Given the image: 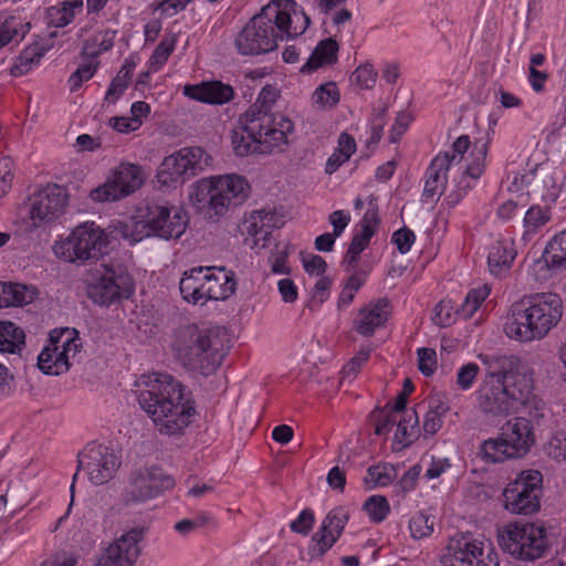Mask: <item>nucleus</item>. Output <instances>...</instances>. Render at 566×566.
<instances>
[{
    "label": "nucleus",
    "mask_w": 566,
    "mask_h": 566,
    "mask_svg": "<svg viewBox=\"0 0 566 566\" xmlns=\"http://www.w3.org/2000/svg\"><path fill=\"white\" fill-rule=\"evenodd\" d=\"M29 217L34 228L57 219L66 206L67 195L59 185H48L30 198Z\"/></svg>",
    "instance_id": "6ab92c4d"
},
{
    "label": "nucleus",
    "mask_w": 566,
    "mask_h": 566,
    "mask_svg": "<svg viewBox=\"0 0 566 566\" xmlns=\"http://www.w3.org/2000/svg\"><path fill=\"white\" fill-rule=\"evenodd\" d=\"M175 485L172 476L158 467L145 468L133 473L122 494L125 505L140 504L159 496Z\"/></svg>",
    "instance_id": "dca6fc26"
},
{
    "label": "nucleus",
    "mask_w": 566,
    "mask_h": 566,
    "mask_svg": "<svg viewBox=\"0 0 566 566\" xmlns=\"http://www.w3.org/2000/svg\"><path fill=\"white\" fill-rule=\"evenodd\" d=\"M203 266L193 268L189 272H185L180 280L179 289L187 302L197 304L203 301Z\"/></svg>",
    "instance_id": "7c9ffc66"
},
{
    "label": "nucleus",
    "mask_w": 566,
    "mask_h": 566,
    "mask_svg": "<svg viewBox=\"0 0 566 566\" xmlns=\"http://www.w3.org/2000/svg\"><path fill=\"white\" fill-rule=\"evenodd\" d=\"M473 181L470 177L461 172L460 179L457 181L455 190L447 195V202L450 206H455L459 201L472 189Z\"/></svg>",
    "instance_id": "680f3d73"
},
{
    "label": "nucleus",
    "mask_w": 566,
    "mask_h": 566,
    "mask_svg": "<svg viewBox=\"0 0 566 566\" xmlns=\"http://www.w3.org/2000/svg\"><path fill=\"white\" fill-rule=\"evenodd\" d=\"M480 374V367L475 363H467L461 365L455 374V385L462 391L470 390Z\"/></svg>",
    "instance_id": "de8ad7c7"
},
{
    "label": "nucleus",
    "mask_w": 566,
    "mask_h": 566,
    "mask_svg": "<svg viewBox=\"0 0 566 566\" xmlns=\"http://www.w3.org/2000/svg\"><path fill=\"white\" fill-rule=\"evenodd\" d=\"M31 30V23L20 17L0 12V50L10 43H20Z\"/></svg>",
    "instance_id": "c85d7f7f"
},
{
    "label": "nucleus",
    "mask_w": 566,
    "mask_h": 566,
    "mask_svg": "<svg viewBox=\"0 0 566 566\" xmlns=\"http://www.w3.org/2000/svg\"><path fill=\"white\" fill-rule=\"evenodd\" d=\"M538 172V179L536 181V186L542 184L545 188V191L541 193L543 200L545 202H554L558 197V188L556 185V180L553 175L546 169H535Z\"/></svg>",
    "instance_id": "6e6d98bb"
},
{
    "label": "nucleus",
    "mask_w": 566,
    "mask_h": 566,
    "mask_svg": "<svg viewBox=\"0 0 566 566\" xmlns=\"http://www.w3.org/2000/svg\"><path fill=\"white\" fill-rule=\"evenodd\" d=\"M250 185L238 175L217 176L196 182L190 193V201L206 217L217 222L228 212L241 205L249 196Z\"/></svg>",
    "instance_id": "0eeeda50"
},
{
    "label": "nucleus",
    "mask_w": 566,
    "mask_h": 566,
    "mask_svg": "<svg viewBox=\"0 0 566 566\" xmlns=\"http://www.w3.org/2000/svg\"><path fill=\"white\" fill-rule=\"evenodd\" d=\"M535 443L533 422L528 418L516 416L503 424L499 436L489 438L480 444L479 455L486 463H503L524 458Z\"/></svg>",
    "instance_id": "6e6552de"
},
{
    "label": "nucleus",
    "mask_w": 566,
    "mask_h": 566,
    "mask_svg": "<svg viewBox=\"0 0 566 566\" xmlns=\"http://www.w3.org/2000/svg\"><path fill=\"white\" fill-rule=\"evenodd\" d=\"M542 496V473L526 469L506 482L501 493V503L503 510L512 515L530 516L539 512Z\"/></svg>",
    "instance_id": "9d476101"
},
{
    "label": "nucleus",
    "mask_w": 566,
    "mask_h": 566,
    "mask_svg": "<svg viewBox=\"0 0 566 566\" xmlns=\"http://www.w3.org/2000/svg\"><path fill=\"white\" fill-rule=\"evenodd\" d=\"M25 344L24 331L12 321H0V353H19Z\"/></svg>",
    "instance_id": "2f4dec72"
},
{
    "label": "nucleus",
    "mask_w": 566,
    "mask_h": 566,
    "mask_svg": "<svg viewBox=\"0 0 566 566\" xmlns=\"http://www.w3.org/2000/svg\"><path fill=\"white\" fill-rule=\"evenodd\" d=\"M142 528H132L104 547L96 556L94 566H135L140 554Z\"/></svg>",
    "instance_id": "aec40b11"
},
{
    "label": "nucleus",
    "mask_w": 566,
    "mask_h": 566,
    "mask_svg": "<svg viewBox=\"0 0 566 566\" xmlns=\"http://www.w3.org/2000/svg\"><path fill=\"white\" fill-rule=\"evenodd\" d=\"M240 124L232 132V147L238 156L281 151L287 144V135L294 132V124L289 117L266 114L256 107H250L240 117Z\"/></svg>",
    "instance_id": "39448f33"
},
{
    "label": "nucleus",
    "mask_w": 566,
    "mask_h": 566,
    "mask_svg": "<svg viewBox=\"0 0 566 566\" xmlns=\"http://www.w3.org/2000/svg\"><path fill=\"white\" fill-rule=\"evenodd\" d=\"M369 350H359L343 368V378L352 380L356 377L360 368L367 363Z\"/></svg>",
    "instance_id": "052dcab7"
},
{
    "label": "nucleus",
    "mask_w": 566,
    "mask_h": 566,
    "mask_svg": "<svg viewBox=\"0 0 566 566\" xmlns=\"http://www.w3.org/2000/svg\"><path fill=\"white\" fill-rule=\"evenodd\" d=\"M398 420L395 431V442L405 448L409 446L417 436L418 415L413 409L406 410Z\"/></svg>",
    "instance_id": "72a5a7b5"
},
{
    "label": "nucleus",
    "mask_w": 566,
    "mask_h": 566,
    "mask_svg": "<svg viewBox=\"0 0 566 566\" xmlns=\"http://www.w3.org/2000/svg\"><path fill=\"white\" fill-rule=\"evenodd\" d=\"M452 468V461L447 457L431 455L423 473L426 481L438 480Z\"/></svg>",
    "instance_id": "603ef678"
},
{
    "label": "nucleus",
    "mask_w": 566,
    "mask_h": 566,
    "mask_svg": "<svg viewBox=\"0 0 566 566\" xmlns=\"http://www.w3.org/2000/svg\"><path fill=\"white\" fill-rule=\"evenodd\" d=\"M134 292V282L120 264H106L97 270L95 281L88 286L90 298L102 306H109L128 298Z\"/></svg>",
    "instance_id": "4468645a"
},
{
    "label": "nucleus",
    "mask_w": 566,
    "mask_h": 566,
    "mask_svg": "<svg viewBox=\"0 0 566 566\" xmlns=\"http://www.w3.org/2000/svg\"><path fill=\"white\" fill-rule=\"evenodd\" d=\"M490 287L483 285L470 291L460 307L454 310V314L463 318H469L475 314L481 303L489 296Z\"/></svg>",
    "instance_id": "79ce46f5"
},
{
    "label": "nucleus",
    "mask_w": 566,
    "mask_h": 566,
    "mask_svg": "<svg viewBox=\"0 0 566 566\" xmlns=\"http://www.w3.org/2000/svg\"><path fill=\"white\" fill-rule=\"evenodd\" d=\"M139 387V406L160 434L182 436L196 421L197 409L193 399L170 375H143Z\"/></svg>",
    "instance_id": "f03ea898"
},
{
    "label": "nucleus",
    "mask_w": 566,
    "mask_h": 566,
    "mask_svg": "<svg viewBox=\"0 0 566 566\" xmlns=\"http://www.w3.org/2000/svg\"><path fill=\"white\" fill-rule=\"evenodd\" d=\"M107 235L94 222L78 224L66 239L53 247L55 255L66 262L84 264L97 260L106 249Z\"/></svg>",
    "instance_id": "ddd939ff"
},
{
    "label": "nucleus",
    "mask_w": 566,
    "mask_h": 566,
    "mask_svg": "<svg viewBox=\"0 0 566 566\" xmlns=\"http://www.w3.org/2000/svg\"><path fill=\"white\" fill-rule=\"evenodd\" d=\"M553 327V321H506L503 331L509 338L527 343L544 338Z\"/></svg>",
    "instance_id": "bb28decb"
},
{
    "label": "nucleus",
    "mask_w": 566,
    "mask_h": 566,
    "mask_svg": "<svg viewBox=\"0 0 566 566\" xmlns=\"http://www.w3.org/2000/svg\"><path fill=\"white\" fill-rule=\"evenodd\" d=\"M363 318H387L394 314L392 305L386 297L373 300L359 312Z\"/></svg>",
    "instance_id": "3c124183"
},
{
    "label": "nucleus",
    "mask_w": 566,
    "mask_h": 566,
    "mask_svg": "<svg viewBox=\"0 0 566 566\" xmlns=\"http://www.w3.org/2000/svg\"><path fill=\"white\" fill-rule=\"evenodd\" d=\"M145 177L140 166L122 163L115 167L107 180L91 191L94 201H117L137 191Z\"/></svg>",
    "instance_id": "f3484780"
},
{
    "label": "nucleus",
    "mask_w": 566,
    "mask_h": 566,
    "mask_svg": "<svg viewBox=\"0 0 566 566\" xmlns=\"http://www.w3.org/2000/svg\"><path fill=\"white\" fill-rule=\"evenodd\" d=\"M486 151V144H482L480 147L475 145V149L472 153L473 159L471 164H469L462 171V174L470 177L472 180H478L484 171Z\"/></svg>",
    "instance_id": "5fc2aeb1"
},
{
    "label": "nucleus",
    "mask_w": 566,
    "mask_h": 566,
    "mask_svg": "<svg viewBox=\"0 0 566 566\" xmlns=\"http://www.w3.org/2000/svg\"><path fill=\"white\" fill-rule=\"evenodd\" d=\"M549 210L539 206H532L525 213L524 227L527 232H534L549 220Z\"/></svg>",
    "instance_id": "864d4df0"
},
{
    "label": "nucleus",
    "mask_w": 566,
    "mask_h": 566,
    "mask_svg": "<svg viewBox=\"0 0 566 566\" xmlns=\"http://www.w3.org/2000/svg\"><path fill=\"white\" fill-rule=\"evenodd\" d=\"M349 515L344 507L331 510L312 536L310 553L313 557L326 554L342 536Z\"/></svg>",
    "instance_id": "4be33fe9"
},
{
    "label": "nucleus",
    "mask_w": 566,
    "mask_h": 566,
    "mask_svg": "<svg viewBox=\"0 0 566 566\" xmlns=\"http://www.w3.org/2000/svg\"><path fill=\"white\" fill-rule=\"evenodd\" d=\"M314 523V512L310 509H305L291 522L290 527L294 533L307 535L312 531Z\"/></svg>",
    "instance_id": "bf43d9fd"
},
{
    "label": "nucleus",
    "mask_w": 566,
    "mask_h": 566,
    "mask_svg": "<svg viewBox=\"0 0 566 566\" xmlns=\"http://www.w3.org/2000/svg\"><path fill=\"white\" fill-rule=\"evenodd\" d=\"M233 339L234 334L227 327L199 328L189 324L177 332L171 348L182 366L207 376L221 366Z\"/></svg>",
    "instance_id": "20e7f679"
},
{
    "label": "nucleus",
    "mask_w": 566,
    "mask_h": 566,
    "mask_svg": "<svg viewBox=\"0 0 566 566\" xmlns=\"http://www.w3.org/2000/svg\"><path fill=\"white\" fill-rule=\"evenodd\" d=\"M544 255L551 266L566 269V229L549 241Z\"/></svg>",
    "instance_id": "c9c22d12"
},
{
    "label": "nucleus",
    "mask_w": 566,
    "mask_h": 566,
    "mask_svg": "<svg viewBox=\"0 0 566 566\" xmlns=\"http://www.w3.org/2000/svg\"><path fill=\"white\" fill-rule=\"evenodd\" d=\"M396 476L395 468L391 464L382 463L370 467L364 478L367 489L384 488L389 485Z\"/></svg>",
    "instance_id": "e433bc0d"
},
{
    "label": "nucleus",
    "mask_w": 566,
    "mask_h": 566,
    "mask_svg": "<svg viewBox=\"0 0 566 566\" xmlns=\"http://www.w3.org/2000/svg\"><path fill=\"white\" fill-rule=\"evenodd\" d=\"M314 105L321 108H332L339 101V92L335 83H326L318 86L312 95Z\"/></svg>",
    "instance_id": "49530a36"
},
{
    "label": "nucleus",
    "mask_w": 566,
    "mask_h": 566,
    "mask_svg": "<svg viewBox=\"0 0 566 566\" xmlns=\"http://www.w3.org/2000/svg\"><path fill=\"white\" fill-rule=\"evenodd\" d=\"M175 36H165L155 49L149 60V67L158 71L168 60L175 49Z\"/></svg>",
    "instance_id": "09e8293b"
},
{
    "label": "nucleus",
    "mask_w": 566,
    "mask_h": 566,
    "mask_svg": "<svg viewBox=\"0 0 566 566\" xmlns=\"http://www.w3.org/2000/svg\"><path fill=\"white\" fill-rule=\"evenodd\" d=\"M184 94L192 99L208 104H224L234 96L231 85L220 81L202 82L197 85H186Z\"/></svg>",
    "instance_id": "393cba45"
},
{
    "label": "nucleus",
    "mask_w": 566,
    "mask_h": 566,
    "mask_svg": "<svg viewBox=\"0 0 566 566\" xmlns=\"http://www.w3.org/2000/svg\"><path fill=\"white\" fill-rule=\"evenodd\" d=\"M455 156L449 151L437 155L427 169V179L422 196L433 199L442 193L447 185V172L454 166Z\"/></svg>",
    "instance_id": "5701e85b"
},
{
    "label": "nucleus",
    "mask_w": 566,
    "mask_h": 566,
    "mask_svg": "<svg viewBox=\"0 0 566 566\" xmlns=\"http://www.w3.org/2000/svg\"><path fill=\"white\" fill-rule=\"evenodd\" d=\"M38 295L39 290L34 285L0 281V308L25 306Z\"/></svg>",
    "instance_id": "cd10ccee"
},
{
    "label": "nucleus",
    "mask_w": 566,
    "mask_h": 566,
    "mask_svg": "<svg viewBox=\"0 0 566 566\" xmlns=\"http://www.w3.org/2000/svg\"><path fill=\"white\" fill-rule=\"evenodd\" d=\"M564 306L556 293H534L514 302L509 311L513 318H562Z\"/></svg>",
    "instance_id": "412c9836"
},
{
    "label": "nucleus",
    "mask_w": 566,
    "mask_h": 566,
    "mask_svg": "<svg viewBox=\"0 0 566 566\" xmlns=\"http://www.w3.org/2000/svg\"><path fill=\"white\" fill-rule=\"evenodd\" d=\"M136 64L132 59H126L122 69L119 70L118 74L115 78H113L107 92L105 98L109 102H115L119 98V96L123 94V92L127 88L129 81H130V74L133 73Z\"/></svg>",
    "instance_id": "4c0bfd02"
},
{
    "label": "nucleus",
    "mask_w": 566,
    "mask_h": 566,
    "mask_svg": "<svg viewBox=\"0 0 566 566\" xmlns=\"http://www.w3.org/2000/svg\"><path fill=\"white\" fill-rule=\"evenodd\" d=\"M49 15L52 24L62 28L73 21L75 13L67 10V7L62 3V8H51Z\"/></svg>",
    "instance_id": "338daca9"
},
{
    "label": "nucleus",
    "mask_w": 566,
    "mask_h": 566,
    "mask_svg": "<svg viewBox=\"0 0 566 566\" xmlns=\"http://www.w3.org/2000/svg\"><path fill=\"white\" fill-rule=\"evenodd\" d=\"M376 78L377 72L369 63L358 66L350 76L354 84L365 90L371 88L376 83Z\"/></svg>",
    "instance_id": "4d7b16f0"
},
{
    "label": "nucleus",
    "mask_w": 566,
    "mask_h": 566,
    "mask_svg": "<svg viewBox=\"0 0 566 566\" xmlns=\"http://www.w3.org/2000/svg\"><path fill=\"white\" fill-rule=\"evenodd\" d=\"M485 373L474 391L479 411L502 419L521 411L538 410L542 403L535 387V370L515 355L479 354Z\"/></svg>",
    "instance_id": "f257e3e1"
},
{
    "label": "nucleus",
    "mask_w": 566,
    "mask_h": 566,
    "mask_svg": "<svg viewBox=\"0 0 566 566\" xmlns=\"http://www.w3.org/2000/svg\"><path fill=\"white\" fill-rule=\"evenodd\" d=\"M407 405V398L403 394H400L392 405H388V411L385 413V420L379 421L376 424V433L381 436L386 434L394 422L397 421L399 413L402 411L405 413Z\"/></svg>",
    "instance_id": "a18cd8bd"
},
{
    "label": "nucleus",
    "mask_w": 566,
    "mask_h": 566,
    "mask_svg": "<svg viewBox=\"0 0 566 566\" xmlns=\"http://www.w3.org/2000/svg\"><path fill=\"white\" fill-rule=\"evenodd\" d=\"M338 50V43L333 38L319 41L301 71L303 73H311L323 65L336 63Z\"/></svg>",
    "instance_id": "c756f323"
},
{
    "label": "nucleus",
    "mask_w": 566,
    "mask_h": 566,
    "mask_svg": "<svg viewBox=\"0 0 566 566\" xmlns=\"http://www.w3.org/2000/svg\"><path fill=\"white\" fill-rule=\"evenodd\" d=\"M82 348L77 329L71 327L54 328L38 355L39 369L50 376H60L69 371L72 360Z\"/></svg>",
    "instance_id": "f8f14e48"
},
{
    "label": "nucleus",
    "mask_w": 566,
    "mask_h": 566,
    "mask_svg": "<svg viewBox=\"0 0 566 566\" xmlns=\"http://www.w3.org/2000/svg\"><path fill=\"white\" fill-rule=\"evenodd\" d=\"M447 411L448 407L442 402L430 405L423 418L422 428L426 434L433 436L441 429Z\"/></svg>",
    "instance_id": "c03bdc74"
},
{
    "label": "nucleus",
    "mask_w": 566,
    "mask_h": 566,
    "mask_svg": "<svg viewBox=\"0 0 566 566\" xmlns=\"http://www.w3.org/2000/svg\"><path fill=\"white\" fill-rule=\"evenodd\" d=\"M117 31L105 29L97 32L91 40H87L83 46L86 54L97 56L103 52L111 50L114 45V39Z\"/></svg>",
    "instance_id": "a19ab883"
},
{
    "label": "nucleus",
    "mask_w": 566,
    "mask_h": 566,
    "mask_svg": "<svg viewBox=\"0 0 566 566\" xmlns=\"http://www.w3.org/2000/svg\"><path fill=\"white\" fill-rule=\"evenodd\" d=\"M417 356L418 368L421 374L427 377L432 376L436 373L438 366L436 350L427 347L418 348Z\"/></svg>",
    "instance_id": "13d9d810"
},
{
    "label": "nucleus",
    "mask_w": 566,
    "mask_h": 566,
    "mask_svg": "<svg viewBox=\"0 0 566 566\" xmlns=\"http://www.w3.org/2000/svg\"><path fill=\"white\" fill-rule=\"evenodd\" d=\"M279 218L272 210H254L242 222L241 231L254 239V245L266 241L274 228H279Z\"/></svg>",
    "instance_id": "a878e982"
},
{
    "label": "nucleus",
    "mask_w": 566,
    "mask_h": 566,
    "mask_svg": "<svg viewBox=\"0 0 566 566\" xmlns=\"http://www.w3.org/2000/svg\"><path fill=\"white\" fill-rule=\"evenodd\" d=\"M500 548L514 559L534 562L541 558L546 548V531L528 521L513 520L496 530Z\"/></svg>",
    "instance_id": "1a4fd4ad"
},
{
    "label": "nucleus",
    "mask_w": 566,
    "mask_h": 566,
    "mask_svg": "<svg viewBox=\"0 0 566 566\" xmlns=\"http://www.w3.org/2000/svg\"><path fill=\"white\" fill-rule=\"evenodd\" d=\"M515 251L503 242H496L490 249L488 255V264L490 271L494 275H501L511 268L515 259Z\"/></svg>",
    "instance_id": "473e14b6"
},
{
    "label": "nucleus",
    "mask_w": 566,
    "mask_h": 566,
    "mask_svg": "<svg viewBox=\"0 0 566 566\" xmlns=\"http://www.w3.org/2000/svg\"><path fill=\"white\" fill-rule=\"evenodd\" d=\"M422 475V468L420 464H415L409 468L403 475L400 478V486L405 492L412 491L420 476Z\"/></svg>",
    "instance_id": "69168bd1"
},
{
    "label": "nucleus",
    "mask_w": 566,
    "mask_h": 566,
    "mask_svg": "<svg viewBox=\"0 0 566 566\" xmlns=\"http://www.w3.org/2000/svg\"><path fill=\"white\" fill-rule=\"evenodd\" d=\"M119 459L111 448L90 443L78 455V468L94 485L107 483L119 468Z\"/></svg>",
    "instance_id": "a211bd4d"
},
{
    "label": "nucleus",
    "mask_w": 566,
    "mask_h": 566,
    "mask_svg": "<svg viewBox=\"0 0 566 566\" xmlns=\"http://www.w3.org/2000/svg\"><path fill=\"white\" fill-rule=\"evenodd\" d=\"M203 301L226 300L234 293L235 282L224 268H203Z\"/></svg>",
    "instance_id": "b1692460"
},
{
    "label": "nucleus",
    "mask_w": 566,
    "mask_h": 566,
    "mask_svg": "<svg viewBox=\"0 0 566 566\" xmlns=\"http://www.w3.org/2000/svg\"><path fill=\"white\" fill-rule=\"evenodd\" d=\"M303 268L310 275H323L326 272L327 264L325 260L317 254H311L308 258H303Z\"/></svg>",
    "instance_id": "774afa93"
},
{
    "label": "nucleus",
    "mask_w": 566,
    "mask_h": 566,
    "mask_svg": "<svg viewBox=\"0 0 566 566\" xmlns=\"http://www.w3.org/2000/svg\"><path fill=\"white\" fill-rule=\"evenodd\" d=\"M412 117L409 113L400 112L398 113L395 124L392 125L390 129L389 139L391 143H397L400 137L406 132L407 127L409 126Z\"/></svg>",
    "instance_id": "0e129e2a"
},
{
    "label": "nucleus",
    "mask_w": 566,
    "mask_h": 566,
    "mask_svg": "<svg viewBox=\"0 0 566 566\" xmlns=\"http://www.w3.org/2000/svg\"><path fill=\"white\" fill-rule=\"evenodd\" d=\"M310 23V17L294 0H273L245 24L235 45L242 55L268 53L277 48L279 41L303 34Z\"/></svg>",
    "instance_id": "7ed1b4c3"
},
{
    "label": "nucleus",
    "mask_w": 566,
    "mask_h": 566,
    "mask_svg": "<svg viewBox=\"0 0 566 566\" xmlns=\"http://www.w3.org/2000/svg\"><path fill=\"white\" fill-rule=\"evenodd\" d=\"M415 239V233L410 229L403 227L394 232L391 241L396 244L401 254H406L410 251Z\"/></svg>",
    "instance_id": "e2e57ef3"
},
{
    "label": "nucleus",
    "mask_w": 566,
    "mask_h": 566,
    "mask_svg": "<svg viewBox=\"0 0 566 566\" xmlns=\"http://www.w3.org/2000/svg\"><path fill=\"white\" fill-rule=\"evenodd\" d=\"M434 530V516L424 511H418L410 517L409 531L415 539L429 537Z\"/></svg>",
    "instance_id": "ea45409f"
},
{
    "label": "nucleus",
    "mask_w": 566,
    "mask_h": 566,
    "mask_svg": "<svg viewBox=\"0 0 566 566\" xmlns=\"http://www.w3.org/2000/svg\"><path fill=\"white\" fill-rule=\"evenodd\" d=\"M545 452L558 462L566 461V430L560 429L553 433L545 444Z\"/></svg>",
    "instance_id": "8fccbe9b"
},
{
    "label": "nucleus",
    "mask_w": 566,
    "mask_h": 566,
    "mask_svg": "<svg viewBox=\"0 0 566 566\" xmlns=\"http://www.w3.org/2000/svg\"><path fill=\"white\" fill-rule=\"evenodd\" d=\"M45 49L40 46L38 43H33L25 48L21 54L17 57L12 65L10 73L13 76H21L27 74L33 64H38L41 57L44 55Z\"/></svg>",
    "instance_id": "f704fd0d"
},
{
    "label": "nucleus",
    "mask_w": 566,
    "mask_h": 566,
    "mask_svg": "<svg viewBox=\"0 0 566 566\" xmlns=\"http://www.w3.org/2000/svg\"><path fill=\"white\" fill-rule=\"evenodd\" d=\"M208 164V156L200 147H185L167 157L157 170V181L161 186L184 184L196 176Z\"/></svg>",
    "instance_id": "2eb2a0df"
},
{
    "label": "nucleus",
    "mask_w": 566,
    "mask_h": 566,
    "mask_svg": "<svg viewBox=\"0 0 566 566\" xmlns=\"http://www.w3.org/2000/svg\"><path fill=\"white\" fill-rule=\"evenodd\" d=\"M134 224L120 223L118 231L132 243L145 238L164 240L180 238L188 224L187 212L164 198L149 197L138 203Z\"/></svg>",
    "instance_id": "423d86ee"
},
{
    "label": "nucleus",
    "mask_w": 566,
    "mask_h": 566,
    "mask_svg": "<svg viewBox=\"0 0 566 566\" xmlns=\"http://www.w3.org/2000/svg\"><path fill=\"white\" fill-rule=\"evenodd\" d=\"M373 235V231L366 232L361 229L353 237L343 261V263L346 265L347 272H350L355 269L360 253L367 248Z\"/></svg>",
    "instance_id": "58836bf2"
},
{
    "label": "nucleus",
    "mask_w": 566,
    "mask_h": 566,
    "mask_svg": "<svg viewBox=\"0 0 566 566\" xmlns=\"http://www.w3.org/2000/svg\"><path fill=\"white\" fill-rule=\"evenodd\" d=\"M363 510L373 523H381L390 513V504L382 495H370L364 503Z\"/></svg>",
    "instance_id": "37998d69"
},
{
    "label": "nucleus",
    "mask_w": 566,
    "mask_h": 566,
    "mask_svg": "<svg viewBox=\"0 0 566 566\" xmlns=\"http://www.w3.org/2000/svg\"><path fill=\"white\" fill-rule=\"evenodd\" d=\"M442 566H500L492 541L470 532L451 536L441 557Z\"/></svg>",
    "instance_id": "9b49d317"
}]
</instances>
